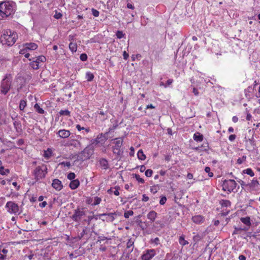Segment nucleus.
<instances>
[{
  "label": "nucleus",
  "mask_w": 260,
  "mask_h": 260,
  "mask_svg": "<svg viewBox=\"0 0 260 260\" xmlns=\"http://www.w3.org/2000/svg\"><path fill=\"white\" fill-rule=\"evenodd\" d=\"M18 39V35L16 32H12L10 29L4 30L0 36V42L3 45L12 46Z\"/></svg>",
  "instance_id": "f257e3e1"
},
{
  "label": "nucleus",
  "mask_w": 260,
  "mask_h": 260,
  "mask_svg": "<svg viewBox=\"0 0 260 260\" xmlns=\"http://www.w3.org/2000/svg\"><path fill=\"white\" fill-rule=\"evenodd\" d=\"M13 13V6L9 2H5L0 4V16L2 17H7Z\"/></svg>",
  "instance_id": "f03ea898"
},
{
  "label": "nucleus",
  "mask_w": 260,
  "mask_h": 260,
  "mask_svg": "<svg viewBox=\"0 0 260 260\" xmlns=\"http://www.w3.org/2000/svg\"><path fill=\"white\" fill-rule=\"evenodd\" d=\"M11 77L10 74H7L1 82V92L6 94L10 90L11 83Z\"/></svg>",
  "instance_id": "7ed1b4c3"
},
{
  "label": "nucleus",
  "mask_w": 260,
  "mask_h": 260,
  "mask_svg": "<svg viewBox=\"0 0 260 260\" xmlns=\"http://www.w3.org/2000/svg\"><path fill=\"white\" fill-rule=\"evenodd\" d=\"M47 167L46 166H38L34 171V175L37 180L45 178L47 173Z\"/></svg>",
  "instance_id": "20e7f679"
},
{
  "label": "nucleus",
  "mask_w": 260,
  "mask_h": 260,
  "mask_svg": "<svg viewBox=\"0 0 260 260\" xmlns=\"http://www.w3.org/2000/svg\"><path fill=\"white\" fill-rule=\"evenodd\" d=\"M237 183L234 180L230 179L229 180H225L222 184V189L224 191L228 192H235L234 189L236 188Z\"/></svg>",
  "instance_id": "39448f33"
},
{
  "label": "nucleus",
  "mask_w": 260,
  "mask_h": 260,
  "mask_svg": "<svg viewBox=\"0 0 260 260\" xmlns=\"http://www.w3.org/2000/svg\"><path fill=\"white\" fill-rule=\"evenodd\" d=\"M94 148L92 146H87L81 153V158L83 159H89L92 155Z\"/></svg>",
  "instance_id": "423d86ee"
},
{
  "label": "nucleus",
  "mask_w": 260,
  "mask_h": 260,
  "mask_svg": "<svg viewBox=\"0 0 260 260\" xmlns=\"http://www.w3.org/2000/svg\"><path fill=\"white\" fill-rule=\"evenodd\" d=\"M6 208L8 211L11 214H16L19 211V207L18 205L13 202H8L6 205Z\"/></svg>",
  "instance_id": "0eeeda50"
},
{
  "label": "nucleus",
  "mask_w": 260,
  "mask_h": 260,
  "mask_svg": "<svg viewBox=\"0 0 260 260\" xmlns=\"http://www.w3.org/2000/svg\"><path fill=\"white\" fill-rule=\"evenodd\" d=\"M115 141L114 142L115 145L112 147V150L114 154L117 155L120 154V148L122 145L123 140L121 138H118L115 139Z\"/></svg>",
  "instance_id": "6e6552de"
},
{
  "label": "nucleus",
  "mask_w": 260,
  "mask_h": 260,
  "mask_svg": "<svg viewBox=\"0 0 260 260\" xmlns=\"http://www.w3.org/2000/svg\"><path fill=\"white\" fill-rule=\"evenodd\" d=\"M85 213L83 209H77L75 210L74 214L71 216V218L76 222H79Z\"/></svg>",
  "instance_id": "1a4fd4ad"
},
{
  "label": "nucleus",
  "mask_w": 260,
  "mask_h": 260,
  "mask_svg": "<svg viewBox=\"0 0 260 260\" xmlns=\"http://www.w3.org/2000/svg\"><path fill=\"white\" fill-rule=\"evenodd\" d=\"M107 139V133L106 134H99L97 138L95 139H93L91 141L92 145H96L99 143H104L105 141Z\"/></svg>",
  "instance_id": "9d476101"
},
{
  "label": "nucleus",
  "mask_w": 260,
  "mask_h": 260,
  "mask_svg": "<svg viewBox=\"0 0 260 260\" xmlns=\"http://www.w3.org/2000/svg\"><path fill=\"white\" fill-rule=\"evenodd\" d=\"M155 253L154 250H148L147 251L146 253L142 255V259L143 260H150L154 256Z\"/></svg>",
  "instance_id": "9b49d317"
},
{
  "label": "nucleus",
  "mask_w": 260,
  "mask_h": 260,
  "mask_svg": "<svg viewBox=\"0 0 260 260\" xmlns=\"http://www.w3.org/2000/svg\"><path fill=\"white\" fill-rule=\"evenodd\" d=\"M52 186L56 190L59 191L62 188L63 185L61 181H60L59 179H54L53 180Z\"/></svg>",
  "instance_id": "f8f14e48"
},
{
  "label": "nucleus",
  "mask_w": 260,
  "mask_h": 260,
  "mask_svg": "<svg viewBox=\"0 0 260 260\" xmlns=\"http://www.w3.org/2000/svg\"><path fill=\"white\" fill-rule=\"evenodd\" d=\"M113 117L111 119L112 123H113V126L116 127L119 124L122 123V119L119 115H117V117L113 115Z\"/></svg>",
  "instance_id": "ddd939ff"
},
{
  "label": "nucleus",
  "mask_w": 260,
  "mask_h": 260,
  "mask_svg": "<svg viewBox=\"0 0 260 260\" xmlns=\"http://www.w3.org/2000/svg\"><path fill=\"white\" fill-rule=\"evenodd\" d=\"M99 216L100 217L106 216V219H102L103 221L106 220L108 222H113L115 220V217L112 213L101 214L99 215Z\"/></svg>",
  "instance_id": "4468645a"
},
{
  "label": "nucleus",
  "mask_w": 260,
  "mask_h": 260,
  "mask_svg": "<svg viewBox=\"0 0 260 260\" xmlns=\"http://www.w3.org/2000/svg\"><path fill=\"white\" fill-rule=\"evenodd\" d=\"M57 134L61 138H67L70 136V132L68 130L61 129L57 132Z\"/></svg>",
  "instance_id": "2eb2a0df"
},
{
  "label": "nucleus",
  "mask_w": 260,
  "mask_h": 260,
  "mask_svg": "<svg viewBox=\"0 0 260 260\" xmlns=\"http://www.w3.org/2000/svg\"><path fill=\"white\" fill-rule=\"evenodd\" d=\"M192 220L197 224H200L204 222V217L200 215H196L192 217Z\"/></svg>",
  "instance_id": "dca6fc26"
},
{
  "label": "nucleus",
  "mask_w": 260,
  "mask_h": 260,
  "mask_svg": "<svg viewBox=\"0 0 260 260\" xmlns=\"http://www.w3.org/2000/svg\"><path fill=\"white\" fill-rule=\"evenodd\" d=\"M209 148V145L208 143L203 144L201 146L196 147L193 148L194 150L200 152L201 151H207Z\"/></svg>",
  "instance_id": "f3484780"
},
{
  "label": "nucleus",
  "mask_w": 260,
  "mask_h": 260,
  "mask_svg": "<svg viewBox=\"0 0 260 260\" xmlns=\"http://www.w3.org/2000/svg\"><path fill=\"white\" fill-rule=\"evenodd\" d=\"M27 50H35L38 48V45L35 43H25L24 44Z\"/></svg>",
  "instance_id": "a211bd4d"
},
{
  "label": "nucleus",
  "mask_w": 260,
  "mask_h": 260,
  "mask_svg": "<svg viewBox=\"0 0 260 260\" xmlns=\"http://www.w3.org/2000/svg\"><path fill=\"white\" fill-rule=\"evenodd\" d=\"M80 185V182L78 179H75L71 181L70 184V187L72 189H76Z\"/></svg>",
  "instance_id": "6ab92c4d"
},
{
  "label": "nucleus",
  "mask_w": 260,
  "mask_h": 260,
  "mask_svg": "<svg viewBox=\"0 0 260 260\" xmlns=\"http://www.w3.org/2000/svg\"><path fill=\"white\" fill-rule=\"evenodd\" d=\"M157 216V213L154 211H151L147 214V218L152 222L154 221Z\"/></svg>",
  "instance_id": "aec40b11"
},
{
  "label": "nucleus",
  "mask_w": 260,
  "mask_h": 260,
  "mask_svg": "<svg viewBox=\"0 0 260 260\" xmlns=\"http://www.w3.org/2000/svg\"><path fill=\"white\" fill-rule=\"evenodd\" d=\"M259 184V182L257 180L253 179L251 180V181L250 183H248L247 185L251 188H254L258 187Z\"/></svg>",
  "instance_id": "412c9836"
},
{
  "label": "nucleus",
  "mask_w": 260,
  "mask_h": 260,
  "mask_svg": "<svg viewBox=\"0 0 260 260\" xmlns=\"http://www.w3.org/2000/svg\"><path fill=\"white\" fill-rule=\"evenodd\" d=\"M100 164L104 169L108 168V161L105 158H102L100 160Z\"/></svg>",
  "instance_id": "4be33fe9"
},
{
  "label": "nucleus",
  "mask_w": 260,
  "mask_h": 260,
  "mask_svg": "<svg viewBox=\"0 0 260 260\" xmlns=\"http://www.w3.org/2000/svg\"><path fill=\"white\" fill-rule=\"evenodd\" d=\"M193 139L197 142H201L203 140V136L200 133H196L193 135Z\"/></svg>",
  "instance_id": "5701e85b"
},
{
  "label": "nucleus",
  "mask_w": 260,
  "mask_h": 260,
  "mask_svg": "<svg viewBox=\"0 0 260 260\" xmlns=\"http://www.w3.org/2000/svg\"><path fill=\"white\" fill-rule=\"evenodd\" d=\"M29 60L32 61L30 63V66L32 67L33 69L37 70L39 68V64L37 63V62H35V60H34V58H29Z\"/></svg>",
  "instance_id": "b1692460"
},
{
  "label": "nucleus",
  "mask_w": 260,
  "mask_h": 260,
  "mask_svg": "<svg viewBox=\"0 0 260 260\" xmlns=\"http://www.w3.org/2000/svg\"><path fill=\"white\" fill-rule=\"evenodd\" d=\"M136 223L141 228L142 230L146 229L147 228V226L146 224H143L142 220L139 219H137L136 220Z\"/></svg>",
  "instance_id": "393cba45"
},
{
  "label": "nucleus",
  "mask_w": 260,
  "mask_h": 260,
  "mask_svg": "<svg viewBox=\"0 0 260 260\" xmlns=\"http://www.w3.org/2000/svg\"><path fill=\"white\" fill-rule=\"evenodd\" d=\"M241 221L246 225L250 226L251 224L250 219L249 217H242L241 218Z\"/></svg>",
  "instance_id": "a878e982"
},
{
  "label": "nucleus",
  "mask_w": 260,
  "mask_h": 260,
  "mask_svg": "<svg viewBox=\"0 0 260 260\" xmlns=\"http://www.w3.org/2000/svg\"><path fill=\"white\" fill-rule=\"evenodd\" d=\"M138 158L140 160H145L146 159V156L144 154L142 150H139L137 153Z\"/></svg>",
  "instance_id": "bb28decb"
},
{
  "label": "nucleus",
  "mask_w": 260,
  "mask_h": 260,
  "mask_svg": "<svg viewBox=\"0 0 260 260\" xmlns=\"http://www.w3.org/2000/svg\"><path fill=\"white\" fill-rule=\"evenodd\" d=\"M52 155V151L51 149L48 148L46 151H44L43 156L46 158H50Z\"/></svg>",
  "instance_id": "cd10ccee"
},
{
  "label": "nucleus",
  "mask_w": 260,
  "mask_h": 260,
  "mask_svg": "<svg viewBox=\"0 0 260 260\" xmlns=\"http://www.w3.org/2000/svg\"><path fill=\"white\" fill-rule=\"evenodd\" d=\"M34 108L36 111V112L40 113V114H43L44 113V110L40 107V106L38 104H36Z\"/></svg>",
  "instance_id": "c85d7f7f"
},
{
  "label": "nucleus",
  "mask_w": 260,
  "mask_h": 260,
  "mask_svg": "<svg viewBox=\"0 0 260 260\" xmlns=\"http://www.w3.org/2000/svg\"><path fill=\"white\" fill-rule=\"evenodd\" d=\"M45 61L46 57L43 55L39 56L35 60V62H37L39 64L40 62H44Z\"/></svg>",
  "instance_id": "c756f323"
},
{
  "label": "nucleus",
  "mask_w": 260,
  "mask_h": 260,
  "mask_svg": "<svg viewBox=\"0 0 260 260\" xmlns=\"http://www.w3.org/2000/svg\"><path fill=\"white\" fill-rule=\"evenodd\" d=\"M69 48L71 51L73 52H75L77 51V46L76 43H70L69 44Z\"/></svg>",
  "instance_id": "7c9ffc66"
},
{
  "label": "nucleus",
  "mask_w": 260,
  "mask_h": 260,
  "mask_svg": "<svg viewBox=\"0 0 260 260\" xmlns=\"http://www.w3.org/2000/svg\"><path fill=\"white\" fill-rule=\"evenodd\" d=\"M179 242L182 246H185L188 244V242L184 239V236H181L179 237Z\"/></svg>",
  "instance_id": "2f4dec72"
},
{
  "label": "nucleus",
  "mask_w": 260,
  "mask_h": 260,
  "mask_svg": "<svg viewBox=\"0 0 260 260\" xmlns=\"http://www.w3.org/2000/svg\"><path fill=\"white\" fill-rule=\"evenodd\" d=\"M247 230H248V228L245 226H244L243 228H236H236H235V230L233 232V234H239V231H246Z\"/></svg>",
  "instance_id": "473e14b6"
},
{
  "label": "nucleus",
  "mask_w": 260,
  "mask_h": 260,
  "mask_svg": "<svg viewBox=\"0 0 260 260\" xmlns=\"http://www.w3.org/2000/svg\"><path fill=\"white\" fill-rule=\"evenodd\" d=\"M243 173L244 174H247L250 175L251 177H253L254 175V173H253V171L250 168L244 170L243 171Z\"/></svg>",
  "instance_id": "72a5a7b5"
},
{
  "label": "nucleus",
  "mask_w": 260,
  "mask_h": 260,
  "mask_svg": "<svg viewBox=\"0 0 260 260\" xmlns=\"http://www.w3.org/2000/svg\"><path fill=\"white\" fill-rule=\"evenodd\" d=\"M86 78L88 81H91L93 79L94 75L90 72H87L86 74Z\"/></svg>",
  "instance_id": "f704fd0d"
},
{
  "label": "nucleus",
  "mask_w": 260,
  "mask_h": 260,
  "mask_svg": "<svg viewBox=\"0 0 260 260\" xmlns=\"http://www.w3.org/2000/svg\"><path fill=\"white\" fill-rule=\"evenodd\" d=\"M26 106V102L24 100H21L19 104V109L20 110L23 111Z\"/></svg>",
  "instance_id": "c9c22d12"
},
{
  "label": "nucleus",
  "mask_w": 260,
  "mask_h": 260,
  "mask_svg": "<svg viewBox=\"0 0 260 260\" xmlns=\"http://www.w3.org/2000/svg\"><path fill=\"white\" fill-rule=\"evenodd\" d=\"M10 171L9 169H4V167H0V174L5 175H7V174L9 173Z\"/></svg>",
  "instance_id": "e433bc0d"
},
{
  "label": "nucleus",
  "mask_w": 260,
  "mask_h": 260,
  "mask_svg": "<svg viewBox=\"0 0 260 260\" xmlns=\"http://www.w3.org/2000/svg\"><path fill=\"white\" fill-rule=\"evenodd\" d=\"M133 175L135 176V178H136V179L139 182V183H141L142 184H143L145 182V181L144 180L141 178L140 175H139L138 174H133Z\"/></svg>",
  "instance_id": "4c0bfd02"
},
{
  "label": "nucleus",
  "mask_w": 260,
  "mask_h": 260,
  "mask_svg": "<svg viewBox=\"0 0 260 260\" xmlns=\"http://www.w3.org/2000/svg\"><path fill=\"white\" fill-rule=\"evenodd\" d=\"M159 189V187L157 185H154L152 187H151L150 188V191L153 194H155L158 191V190Z\"/></svg>",
  "instance_id": "58836bf2"
},
{
  "label": "nucleus",
  "mask_w": 260,
  "mask_h": 260,
  "mask_svg": "<svg viewBox=\"0 0 260 260\" xmlns=\"http://www.w3.org/2000/svg\"><path fill=\"white\" fill-rule=\"evenodd\" d=\"M134 214V212L132 210H128L125 212L124 216L125 218H128L130 216H132Z\"/></svg>",
  "instance_id": "ea45409f"
},
{
  "label": "nucleus",
  "mask_w": 260,
  "mask_h": 260,
  "mask_svg": "<svg viewBox=\"0 0 260 260\" xmlns=\"http://www.w3.org/2000/svg\"><path fill=\"white\" fill-rule=\"evenodd\" d=\"M203 238V236L200 235H197L193 237V240L196 243L199 242Z\"/></svg>",
  "instance_id": "a19ab883"
},
{
  "label": "nucleus",
  "mask_w": 260,
  "mask_h": 260,
  "mask_svg": "<svg viewBox=\"0 0 260 260\" xmlns=\"http://www.w3.org/2000/svg\"><path fill=\"white\" fill-rule=\"evenodd\" d=\"M221 205L222 207H228L231 205V202L228 200H222Z\"/></svg>",
  "instance_id": "79ce46f5"
},
{
  "label": "nucleus",
  "mask_w": 260,
  "mask_h": 260,
  "mask_svg": "<svg viewBox=\"0 0 260 260\" xmlns=\"http://www.w3.org/2000/svg\"><path fill=\"white\" fill-rule=\"evenodd\" d=\"M101 202V199L98 197H95L94 200V203L92 204V205H97Z\"/></svg>",
  "instance_id": "37998d69"
},
{
  "label": "nucleus",
  "mask_w": 260,
  "mask_h": 260,
  "mask_svg": "<svg viewBox=\"0 0 260 260\" xmlns=\"http://www.w3.org/2000/svg\"><path fill=\"white\" fill-rule=\"evenodd\" d=\"M75 176L76 175L74 173H70L68 174L67 178L68 179L72 181L73 180H75L74 178H75Z\"/></svg>",
  "instance_id": "c03bdc74"
},
{
  "label": "nucleus",
  "mask_w": 260,
  "mask_h": 260,
  "mask_svg": "<svg viewBox=\"0 0 260 260\" xmlns=\"http://www.w3.org/2000/svg\"><path fill=\"white\" fill-rule=\"evenodd\" d=\"M124 34H123L122 31L117 30L116 33V36L117 38L121 39L123 37Z\"/></svg>",
  "instance_id": "a18cd8bd"
},
{
  "label": "nucleus",
  "mask_w": 260,
  "mask_h": 260,
  "mask_svg": "<svg viewBox=\"0 0 260 260\" xmlns=\"http://www.w3.org/2000/svg\"><path fill=\"white\" fill-rule=\"evenodd\" d=\"M210 168L209 167H206L205 169V172L208 173V176L212 177L213 176V173L210 172Z\"/></svg>",
  "instance_id": "49530a36"
},
{
  "label": "nucleus",
  "mask_w": 260,
  "mask_h": 260,
  "mask_svg": "<svg viewBox=\"0 0 260 260\" xmlns=\"http://www.w3.org/2000/svg\"><path fill=\"white\" fill-rule=\"evenodd\" d=\"M80 58L82 61H86L87 59V55L86 53H82L80 55Z\"/></svg>",
  "instance_id": "de8ad7c7"
},
{
  "label": "nucleus",
  "mask_w": 260,
  "mask_h": 260,
  "mask_svg": "<svg viewBox=\"0 0 260 260\" xmlns=\"http://www.w3.org/2000/svg\"><path fill=\"white\" fill-rule=\"evenodd\" d=\"M145 174L147 177H150L152 176L153 174V171L151 169H148L145 171Z\"/></svg>",
  "instance_id": "09e8293b"
},
{
  "label": "nucleus",
  "mask_w": 260,
  "mask_h": 260,
  "mask_svg": "<svg viewBox=\"0 0 260 260\" xmlns=\"http://www.w3.org/2000/svg\"><path fill=\"white\" fill-rule=\"evenodd\" d=\"M92 13L94 17H98L99 16V12L94 9H92Z\"/></svg>",
  "instance_id": "8fccbe9b"
},
{
  "label": "nucleus",
  "mask_w": 260,
  "mask_h": 260,
  "mask_svg": "<svg viewBox=\"0 0 260 260\" xmlns=\"http://www.w3.org/2000/svg\"><path fill=\"white\" fill-rule=\"evenodd\" d=\"M62 16V15L60 12H56L55 14L54 15V17L57 19H58Z\"/></svg>",
  "instance_id": "3c124183"
},
{
  "label": "nucleus",
  "mask_w": 260,
  "mask_h": 260,
  "mask_svg": "<svg viewBox=\"0 0 260 260\" xmlns=\"http://www.w3.org/2000/svg\"><path fill=\"white\" fill-rule=\"evenodd\" d=\"M114 189H115V190L113 191V193L115 196H118L119 194V190L120 189V187L119 186H115L114 187Z\"/></svg>",
  "instance_id": "603ef678"
},
{
  "label": "nucleus",
  "mask_w": 260,
  "mask_h": 260,
  "mask_svg": "<svg viewBox=\"0 0 260 260\" xmlns=\"http://www.w3.org/2000/svg\"><path fill=\"white\" fill-rule=\"evenodd\" d=\"M167 201V198L166 197H162L161 199L159 201V204L160 205H164L165 204L166 202Z\"/></svg>",
  "instance_id": "864d4df0"
},
{
  "label": "nucleus",
  "mask_w": 260,
  "mask_h": 260,
  "mask_svg": "<svg viewBox=\"0 0 260 260\" xmlns=\"http://www.w3.org/2000/svg\"><path fill=\"white\" fill-rule=\"evenodd\" d=\"M59 165H63V166H67L68 167H70L71 166V163L70 161H66V162L63 161V162H60L59 164Z\"/></svg>",
  "instance_id": "5fc2aeb1"
},
{
  "label": "nucleus",
  "mask_w": 260,
  "mask_h": 260,
  "mask_svg": "<svg viewBox=\"0 0 260 260\" xmlns=\"http://www.w3.org/2000/svg\"><path fill=\"white\" fill-rule=\"evenodd\" d=\"M14 125H15V127L16 128L17 131L19 132L18 131V128H20L21 125L18 122H17L16 121H15L14 122ZM20 131H21V128H20Z\"/></svg>",
  "instance_id": "6e6d98bb"
},
{
  "label": "nucleus",
  "mask_w": 260,
  "mask_h": 260,
  "mask_svg": "<svg viewBox=\"0 0 260 260\" xmlns=\"http://www.w3.org/2000/svg\"><path fill=\"white\" fill-rule=\"evenodd\" d=\"M24 143V141L22 139H20L17 141V144L18 146H21Z\"/></svg>",
  "instance_id": "4d7b16f0"
},
{
  "label": "nucleus",
  "mask_w": 260,
  "mask_h": 260,
  "mask_svg": "<svg viewBox=\"0 0 260 260\" xmlns=\"http://www.w3.org/2000/svg\"><path fill=\"white\" fill-rule=\"evenodd\" d=\"M28 51L27 49H26V48L25 47V48L24 49H21L19 51V53L20 54H25L26 53V52Z\"/></svg>",
  "instance_id": "13d9d810"
},
{
  "label": "nucleus",
  "mask_w": 260,
  "mask_h": 260,
  "mask_svg": "<svg viewBox=\"0 0 260 260\" xmlns=\"http://www.w3.org/2000/svg\"><path fill=\"white\" fill-rule=\"evenodd\" d=\"M236 136L235 135H231L229 137V139L230 141H233L236 139Z\"/></svg>",
  "instance_id": "bf43d9fd"
},
{
  "label": "nucleus",
  "mask_w": 260,
  "mask_h": 260,
  "mask_svg": "<svg viewBox=\"0 0 260 260\" xmlns=\"http://www.w3.org/2000/svg\"><path fill=\"white\" fill-rule=\"evenodd\" d=\"M134 244V242L131 240H129L127 243V248H129L132 246Z\"/></svg>",
  "instance_id": "052dcab7"
},
{
  "label": "nucleus",
  "mask_w": 260,
  "mask_h": 260,
  "mask_svg": "<svg viewBox=\"0 0 260 260\" xmlns=\"http://www.w3.org/2000/svg\"><path fill=\"white\" fill-rule=\"evenodd\" d=\"M123 58L125 60H126L128 58L129 55H128V54L127 53H126V52L125 51H124L123 52Z\"/></svg>",
  "instance_id": "680f3d73"
},
{
  "label": "nucleus",
  "mask_w": 260,
  "mask_h": 260,
  "mask_svg": "<svg viewBox=\"0 0 260 260\" xmlns=\"http://www.w3.org/2000/svg\"><path fill=\"white\" fill-rule=\"evenodd\" d=\"M149 200V197L147 196L146 194L143 195L142 201L144 202H147Z\"/></svg>",
  "instance_id": "e2e57ef3"
},
{
  "label": "nucleus",
  "mask_w": 260,
  "mask_h": 260,
  "mask_svg": "<svg viewBox=\"0 0 260 260\" xmlns=\"http://www.w3.org/2000/svg\"><path fill=\"white\" fill-rule=\"evenodd\" d=\"M146 167L144 165H141L140 166V171L141 172H143L145 171Z\"/></svg>",
  "instance_id": "0e129e2a"
},
{
  "label": "nucleus",
  "mask_w": 260,
  "mask_h": 260,
  "mask_svg": "<svg viewBox=\"0 0 260 260\" xmlns=\"http://www.w3.org/2000/svg\"><path fill=\"white\" fill-rule=\"evenodd\" d=\"M192 92L195 95H198L199 94L198 89L194 87L193 88Z\"/></svg>",
  "instance_id": "69168bd1"
},
{
  "label": "nucleus",
  "mask_w": 260,
  "mask_h": 260,
  "mask_svg": "<svg viewBox=\"0 0 260 260\" xmlns=\"http://www.w3.org/2000/svg\"><path fill=\"white\" fill-rule=\"evenodd\" d=\"M127 8L131 9H134L135 7L132 4L128 3L127 4Z\"/></svg>",
  "instance_id": "338daca9"
},
{
  "label": "nucleus",
  "mask_w": 260,
  "mask_h": 260,
  "mask_svg": "<svg viewBox=\"0 0 260 260\" xmlns=\"http://www.w3.org/2000/svg\"><path fill=\"white\" fill-rule=\"evenodd\" d=\"M239 260H246V257L243 255H240L239 256Z\"/></svg>",
  "instance_id": "774afa93"
}]
</instances>
